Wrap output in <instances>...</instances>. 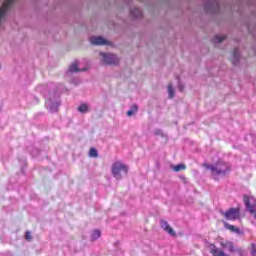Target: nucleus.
Returning a JSON list of instances; mask_svg holds the SVG:
<instances>
[{
	"instance_id": "1",
	"label": "nucleus",
	"mask_w": 256,
	"mask_h": 256,
	"mask_svg": "<svg viewBox=\"0 0 256 256\" xmlns=\"http://www.w3.org/2000/svg\"><path fill=\"white\" fill-rule=\"evenodd\" d=\"M203 167H205L207 170H210L212 175H225L231 170L229 164L221 160H219L215 165H209L205 163L203 164Z\"/></svg>"
},
{
	"instance_id": "2",
	"label": "nucleus",
	"mask_w": 256,
	"mask_h": 256,
	"mask_svg": "<svg viewBox=\"0 0 256 256\" xmlns=\"http://www.w3.org/2000/svg\"><path fill=\"white\" fill-rule=\"evenodd\" d=\"M220 247L222 249H228L229 253H238L239 256H247L245 251L241 248H235V244L229 240L221 241L220 242Z\"/></svg>"
},
{
	"instance_id": "3",
	"label": "nucleus",
	"mask_w": 256,
	"mask_h": 256,
	"mask_svg": "<svg viewBox=\"0 0 256 256\" xmlns=\"http://www.w3.org/2000/svg\"><path fill=\"white\" fill-rule=\"evenodd\" d=\"M221 215H223V217L228 221H236V219L241 217V209L239 207L230 208L226 212H221Z\"/></svg>"
},
{
	"instance_id": "4",
	"label": "nucleus",
	"mask_w": 256,
	"mask_h": 256,
	"mask_svg": "<svg viewBox=\"0 0 256 256\" xmlns=\"http://www.w3.org/2000/svg\"><path fill=\"white\" fill-rule=\"evenodd\" d=\"M102 56V63L104 65H119V58L115 54H107L105 52H100Z\"/></svg>"
},
{
	"instance_id": "5",
	"label": "nucleus",
	"mask_w": 256,
	"mask_h": 256,
	"mask_svg": "<svg viewBox=\"0 0 256 256\" xmlns=\"http://www.w3.org/2000/svg\"><path fill=\"white\" fill-rule=\"evenodd\" d=\"M121 171L127 173V167L121 162H115L112 166V175L116 177V179H121Z\"/></svg>"
},
{
	"instance_id": "6",
	"label": "nucleus",
	"mask_w": 256,
	"mask_h": 256,
	"mask_svg": "<svg viewBox=\"0 0 256 256\" xmlns=\"http://www.w3.org/2000/svg\"><path fill=\"white\" fill-rule=\"evenodd\" d=\"M90 43H91V45H96V46L111 45L109 40H107L101 36H92L90 38Z\"/></svg>"
},
{
	"instance_id": "7",
	"label": "nucleus",
	"mask_w": 256,
	"mask_h": 256,
	"mask_svg": "<svg viewBox=\"0 0 256 256\" xmlns=\"http://www.w3.org/2000/svg\"><path fill=\"white\" fill-rule=\"evenodd\" d=\"M243 199H244V203L246 205V210L256 208V199H255V197L244 194Z\"/></svg>"
},
{
	"instance_id": "8",
	"label": "nucleus",
	"mask_w": 256,
	"mask_h": 256,
	"mask_svg": "<svg viewBox=\"0 0 256 256\" xmlns=\"http://www.w3.org/2000/svg\"><path fill=\"white\" fill-rule=\"evenodd\" d=\"M160 225L162 227V229H164V231H166V233H168V235H171L172 237H175L177 234L175 233V230H173V228L169 225V223L165 220H162L160 222Z\"/></svg>"
},
{
	"instance_id": "9",
	"label": "nucleus",
	"mask_w": 256,
	"mask_h": 256,
	"mask_svg": "<svg viewBox=\"0 0 256 256\" xmlns=\"http://www.w3.org/2000/svg\"><path fill=\"white\" fill-rule=\"evenodd\" d=\"M79 71H85V69H79V63L74 62L70 67H69V72L70 73H79Z\"/></svg>"
},
{
	"instance_id": "10",
	"label": "nucleus",
	"mask_w": 256,
	"mask_h": 256,
	"mask_svg": "<svg viewBox=\"0 0 256 256\" xmlns=\"http://www.w3.org/2000/svg\"><path fill=\"white\" fill-rule=\"evenodd\" d=\"M131 15L135 19L143 17V13L139 10V8H134L133 10H131Z\"/></svg>"
},
{
	"instance_id": "11",
	"label": "nucleus",
	"mask_w": 256,
	"mask_h": 256,
	"mask_svg": "<svg viewBox=\"0 0 256 256\" xmlns=\"http://www.w3.org/2000/svg\"><path fill=\"white\" fill-rule=\"evenodd\" d=\"M225 39H227L226 35H217L213 38V43L214 44L223 43V41H225Z\"/></svg>"
},
{
	"instance_id": "12",
	"label": "nucleus",
	"mask_w": 256,
	"mask_h": 256,
	"mask_svg": "<svg viewBox=\"0 0 256 256\" xmlns=\"http://www.w3.org/2000/svg\"><path fill=\"white\" fill-rule=\"evenodd\" d=\"M224 226H225L226 229H228L232 233H240L239 228H237V227H235L231 224H228L227 222H224Z\"/></svg>"
},
{
	"instance_id": "13",
	"label": "nucleus",
	"mask_w": 256,
	"mask_h": 256,
	"mask_svg": "<svg viewBox=\"0 0 256 256\" xmlns=\"http://www.w3.org/2000/svg\"><path fill=\"white\" fill-rule=\"evenodd\" d=\"M89 157L93 159H97L99 157V152H97V149H95V147L90 148Z\"/></svg>"
},
{
	"instance_id": "14",
	"label": "nucleus",
	"mask_w": 256,
	"mask_h": 256,
	"mask_svg": "<svg viewBox=\"0 0 256 256\" xmlns=\"http://www.w3.org/2000/svg\"><path fill=\"white\" fill-rule=\"evenodd\" d=\"M137 111H139V107H137V105H132L131 109L127 111L128 117H132Z\"/></svg>"
},
{
	"instance_id": "15",
	"label": "nucleus",
	"mask_w": 256,
	"mask_h": 256,
	"mask_svg": "<svg viewBox=\"0 0 256 256\" xmlns=\"http://www.w3.org/2000/svg\"><path fill=\"white\" fill-rule=\"evenodd\" d=\"M185 169H187V166H185V164H178L173 167V171H175L176 173H179V171H185Z\"/></svg>"
},
{
	"instance_id": "16",
	"label": "nucleus",
	"mask_w": 256,
	"mask_h": 256,
	"mask_svg": "<svg viewBox=\"0 0 256 256\" xmlns=\"http://www.w3.org/2000/svg\"><path fill=\"white\" fill-rule=\"evenodd\" d=\"M168 97L169 99H173L175 97V90L171 84L168 85Z\"/></svg>"
},
{
	"instance_id": "17",
	"label": "nucleus",
	"mask_w": 256,
	"mask_h": 256,
	"mask_svg": "<svg viewBox=\"0 0 256 256\" xmlns=\"http://www.w3.org/2000/svg\"><path fill=\"white\" fill-rule=\"evenodd\" d=\"M78 111L80 113H87V111H89V106L85 103L81 104L79 107H78Z\"/></svg>"
},
{
	"instance_id": "18",
	"label": "nucleus",
	"mask_w": 256,
	"mask_h": 256,
	"mask_svg": "<svg viewBox=\"0 0 256 256\" xmlns=\"http://www.w3.org/2000/svg\"><path fill=\"white\" fill-rule=\"evenodd\" d=\"M99 237H101V231L95 230V231L92 233V239H93V241H96V239H99Z\"/></svg>"
},
{
	"instance_id": "19",
	"label": "nucleus",
	"mask_w": 256,
	"mask_h": 256,
	"mask_svg": "<svg viewBox=\"0 0 256 256\" xmlns=\"http://www.w3.org/2000/svg\"><path fill=\"white\" fill-rule=\"evenodd\" d=\"M250 215H253L254 219H256V208L247 209Z\"/></svg>"
},
{
	"instance_id": "20",
	"label": "nucleus",
	"mask_w": 256,
	"mask_h": 256,
	"mask_svg": "<svg viewBox=\"0 0 256 256\" xmlns=\"http://www.w3.org/2000/svg\"><path fill=\"white\" fill-rule=\"evenodd\" d=\"M25 239H26V241H31V239H33V237L31 236V232L30 231L26 232Z\"/></svg>"
},
{
	"instance_id": "21",
	"label": "nucleus",
	"mask_w": 256,
	"mask_h": 256,
	"mask_svg": "<svg viewBox=\"0 0 256 256\" xmlns=\"http://www.w3.org/2000/svg\"><path fill=\"white\" fill-rule=\"evenodd\" d=\"M252 256H256V246L255 244H252V252H251Z\"/></svg>"
},
{
	"instance_id": "22",
	"label": "nucleus",
	"mask_w": 256,
	"mask_h": 256,
	"mask_svg": "<svg viewBox=\"0 0 256 256\" xmlns=\"http://www.w3.org/2000/svg\"><path fill=\"white\" fill-rule=\"evenodd\" d=\"M234 58H237V53L234 52Z\"/></svg>"
}]
</instances>
